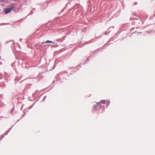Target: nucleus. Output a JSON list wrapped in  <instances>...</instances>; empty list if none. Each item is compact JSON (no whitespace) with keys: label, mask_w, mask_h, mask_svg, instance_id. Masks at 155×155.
I'll return each mask as SVG.
<instances>
[{"label":"nucleus","mask_w":155,"mask_h":155,"mask_svg":"<svg viewBox=\"0 0 155 155\" xmlns=\"http://www.w3.org/2000/svg\"><path fill=\"white\" fill-rule=\"evenodd\" d=\"M105 103V100H102L96 106H94L93 107L92 110L93 111L96 110H97V109L100 107V106L101 105V103L104 104V103Z\"/></svg>","instance_id":"nucleus-1"},{"label":"nucleus","mask_w":155,"mask_h":155,"mask_svg":"<svg viewBox=\"0 0 155 155\" xmlns=\"http://www.w3.org/2000/svg\"><path fill=\"white\" fill-rule=\"evenodd\" d=\"M13 8H7L6 9H5V10L4 12L6 14H7L8 13H9L11 11Z\"/></svg>","instance_id":"nucleus-2"},{"label":"nucleus","mask_w":155,"mask_h":155,"mask_svg":"<svg viewBox=\"0 0 155 155\" xmlns=\"http://www.w3.org/2000/svg\"><path fill=\"white\" fill-rule=\"evenodd\" d=\"M54 43V42H53L52 41H49V40H47V41L45 42V43ZM43 43H45V42H43Z\"/></svg>","instance_id":"nucleus-3"},{"label":"nucleus","mask_w":155,"mask_h":155,"mask_svg":"<svg viewBox=\"0 0 155 155\" xmlns=\"http://www.w3.org/2000/svg\"><path fill=\"white\" fill-rule=\"evenodd\" d=\"M1 136H2V137L1 138H0V140H1L4 137V136H3V135H2Z\"/></svg>","instance_id":"nucleus-4"},{"label":"nucleus","mask_w":155,"mask_h":155,"mask_svg":"<svg viewBox=\"0 0 155 155\" xmlns=\"http://www.w3.org/2000/svg\"><path fill=\"white\" fill-rule=\"evenodd\" d=\"M1 58V56H0V59Z\"/></svg>","instance_id":"nucleus-5"}]
</instances>
